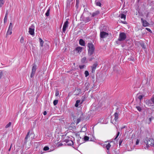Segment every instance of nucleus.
<instances>
[{"instance_id": "obj_2", "label": "nucleus", "mask_w": 154, "mask_h": 154, "mask_svg": "<svg viewBox=\"0 0 154 154\" xmlns=\"http://www.w3.org/2000/svg\"><path fill=\"white\" fill-rule=\"evenodd\" d=\"M145 142L146 145H148L152 146L154 144V140L150 138H147Z\"/></svg>"}, {"instance_id": "obj_37", "label": "nucleus", "mask_w": 154, "mask_h": 154, "mask_svg": "<svg viewBox=\"0 0 154 154\" xmlns=\"http://www.w3.org/2000/svg\"><path fill=\"white\" fill-rule=\"evenodd\" d=\"M59 95V91H57V90L56 91V92H55V95L56 96H57Z\"/></svg>"}, {"instance_id": "obj_7", "label": "nucleus", "mask_w": 154, "mask_h": 154, "mask_svg": "<svg viewBox=\"0 0 154 154\" xmlns=\"http://www.w3.org/2000/svg\"><path fill=\"white\" fill-rule=\"evenodd\" d=\"M36 66L34 64L32 68V71L30 75V77L31 78H32L34 76V74L35 73L36 70Z\"/></svg>"}, {"instance_id": "obj_33", "label": "nucleus", "mask_w": 154, "mask_h": 154, "mask_svg": "<svg viewBox=\"0 0 154 154\" xmlns=\"http://www.w3.org/2000/svg\"><path fill=\"white\" fill-rule=\"evenodd\" d=\"M143 97V95H140L138 96V98L140 100L141 99H142Z\"/></svg>"}, {"instance_id": "obj_46", "label": "nucleus", "mask_w": 154, "mask_h": 154, "mask_svg": "<svg viewBox=\"0 0 154 154\" xmlns=\"http://www.w3.org/2000/svg\"><path fill=\"white\" fill-rule=\"evenodd\" d=\"M63 145V144L62 143H60L58 144V146H62Z\"/></svg>"}, {"instance_id": "obj_51", "label": "nucleus", "mask_w": 154, "mask_h": 154, "mask_svg": "<svg viewBox=\"0 0 154 154\" xmlns=\"http://www.w3.org/2000/svg\"><path fill=\"white\" fill-rule=\"evenodd\" d=\"M2 75H1V74H0V79L1 78Z\"/></svg>"}, {"instance_id": "obj_10", "label": "nucleus", "mask_w": 154, "mask_h": 154, "mask_svg": "<svg viewBox=\"0 0 154 154\" xmlns=\"http://www.w3.org/2000/svg\"><path fill=\"white\" fill-rule=\"evenodd\" d=\"M141 20L143 23V25L144 26H147L149 25V23L147 22L146 20H143V18L141 19Z\"/></svg>"}, {"instance_id": "obj_26", "label": "nucleus", "mask_w": 154, "mask_h": 154, "mask_svg": "<svg viewBox=\"0 0 154 154\" xmlns=\"http://www.w3.org/2000/svg\"><path fill=\"white\" fill-rule=\"evenodd\" d=\"M91 20L90 18L89 17H87L85 18V22H88Z\"/></svg>"}, {"instance_id": "obj_36", "label": "nucleus", "mask_w": 154, "mask_h": 154, "mask_svg": "<svg viewBox=\"0 0 154 154\" xmlns=\"http://www.w3.org/2000/svg\"><path fill=\"white\" fill-rule=\"evenodd\" d=\"M7 17H5L4 19V23H6L7 21Z\"/></svg>"}, {"instance_id": "obj_11", "label": "nucleus", "mask_w": 154, "mask_h": 154, "mask_svg": "<svg viewBox=\"0 0 154 154\" xmlns=\"http://www.w3.org/2000/svg\"><path fill=\"white\" fill-rule=\"evenodd\" d=\"M82 47L79 46L76 47L75 48V51L76 52L79 53H80L82 52Z\"/></svg>"}, {"instance_id": "obj_28", "label": "nucleus", "mask_w": 154, "mask_h": 154, "mask_svg": "<svg viewBox=\"0 0 154 154\" xmlns=\"http://www.w3.org/2000/svg\"><path fill=\"white\" fill-rule=\"evenodd\" d=\"M85 76L86 77H87L89 75V73L88 71H85Z\"/></svg>"}, {"instance_id": "obj_5", "label": "nucleus", "mask_w": 154, "mask_h": 154, "mask_svg": "<svg viewBox=\"0 0 154 154\" xmlns=\"http://www.w3.org/2000/svg\"><path fill=\"white\" fill-rule=\"evenodd\" d=\"M13 27L12 24L11 23H10V25L9 26V27L8 29V30L7 32L6 36H7L8 35H11L12 33V30Z\"/></svg>"}, {"instance_id": "obj_24", "label": "nucleus", "mask_w": 154, "mask_h": 154, "mask_svg": "<svg viewBox=\"0 0 154 154\" xmlns=\"http://www.w3.org/2000/svg\"><path fill=\"white\" fill-rule=\"evenodd\" d=\"M121 18L122 19H124V20H125L126 18V15L124 14H122L121 16Z\"/></svg>"}, {"instance_id": "obj_41", "label": "nucleus", "mask_w": 154, "mask_h": 154, "mask_svg": "<svg viewBox=\"0 0 154 154\" xmlns=\"http://www.w3.org/2000/svg\"><path fill=\"white\" fill-rule=\"evenodd\" d=\"M149 123H148V124H149L151 122V120H152L151 118H149Z\"/></svg>"}, {"instance_id": "obj_48", "label": "nucleus", "mask_w": 154, "mask_h": 154, "mask_svg": "<svg viewBox=\"0 0 154 154\" xmlns=\"http://www.w3.org/2000/svg\"><path fill=\"white\" fill-rule=\"evenodd\" d=\"M7 16H8V12H7H7H6V13L5 14V17H7Z\"/></svg>"}, {"instance_id": "obj_35", "label": "nucleus", "mask_w": 154, "mask_h": 154, "mask_svg": "<svg viewBox=\"0 0 154 154\" xmlns=\"http://www.w3.org/2000/svg\"><path fill=\"white\" fill-rule=\"evenodd\" d=\"M119 134H120V132L119 131L117 133V135H116V137L114 139L115 140H116L118 138V136L119 135Z\"/></svg>"}, {"instance_id": "obj_43", "label": "nucleus", "mask_w": 154, "mask_h": 154, "mask_svg": "<svg viewBox=\"0 0 154 154\" xmlns=\"http://www.w3.org/2000/svg\"><path fill=\"white\" fill-rule=\"evenodd\" d=\"M139 140L137 139L136 141V145H137L139 143Z\"/></svg>"}, {"instance_id": "obj_49", "label": "nucleus", "mask_w": 154, "mask_h": 154, "mask_svg": "<svg viewBox=\"0 0 154 154\" xmlns=\"http://www.w3.org/2000/svg\"><path fill=\"white\" fill-rule=\"evenodd\" d=\"M11 146L10 147V148L9 149V151H10V150L11 148Z\"/></svg>"}, {"instance_id": "obj_17", "label": "nucleus", "mask_w": 154, "mask_h": 154, "mask_svg": "<svg viewBox=\"0 0 154 154\" xmlns=\"http://www.w3.org/2000/svg\"><path fill=\"white\" fill-rule=\"evenodd\" d=\"M75 94L76 95H78L80 94L81 92V90L79 88H78L75 90Z\"/></svg>"}, {"instance_id": "obj_16", "label": "nucleus", "mask_w": 154, "mask_h": 154, "mask_svg": "<svg viewBox=\"0 0 154 154\" xmlns=\"http://www.w3.org/2000/svg\"><path fill=\"white\" fill-rule=\"evenodd\" d=\"M111 146L110 144V143H108L106 145V148L108 150V153L109 152V149L111 147Z\"/></svg>"}, {"instance_id": "obj_6", "label": "nucleus", "mask_w": 154, "mask_h": 154, "mask_svg": "<svg viewBox=\"0 0 154 154\" xmlns=\"http://www.w3.org/2000/svg\"><path fill=\"white\" fill-rule=\"evenodd\" d=\"M69 25V22L67 19L64 22L63 28V32H65L66 31L67 28L68 27Z\"/></svg>"}, {"instance_id": "obj_47", "label": "nucleus", "mask_w": 154, "mask_h": 154, "mask_svg": "<svg viewBox=\"0 0 154 154\" xmlns=\"http://www.w3.org/2000/svg\"><path fill=\"white\" fill-rule=\"evenodd\" d=\"M43 114L45 116L47 114V112L46 111H44L43 112Z\"/></svg>"}, {"instance_id": "obj_18", "label": "nucleus", "mask_w": 154, "mask_h": 154, "mask_svg": "<svg viewBox=\"0 0 154 154\" xmlns=\"http://www.w3.org/2000/svg\"><path fill=\"white\" fill-rule=\"evenodd\" d=\"M100 13V12L97 11H95L92 14V16L93 17H94L96 15H98Z\"/></svg>"}, {"instance_id": "obj_40", "label": "nucleus", "mask_w": 154, "mask_h": 154, "mask_svg": "<svg viewBox=\"0 0 154 154\" xmlns=\"http://www.w3.org/2000/svg\"><path fill=\"white\" fill-rule=\"evenodd\" d=\"M146 29L149 32L152 33V31L149 28H146Z\"/></svg>"}, {"instance_id": "obj_12", "label": "nucleus", "mask_w": 154, "mask_h": 154, "mask_svg": "<svg viewBox=\"0 0 154 154\" xmlns=\"http://www.w3.org/2000/svg\"><path fill=\"white\" fill-rule=\"evenodd\" d=\"M114 115V120L116 122L118 121L119 118V114L118 113L116 112L115 113Z\"/></svg>"}, {"instance_id": "obj_19", "label": "nucleus", "mask_w": 154, "mask_h": 154, "mask_svg": "<svg viewBox=\"0 0 154 154\" xmlns=\"http://www.w3.org/2000/svg\"><path fill=\"white\" fill-rule=\"evenodd\" d=\"M40 45L41 47H43L44 42L40 38H39Z\"/></svg>"}, {"instance_id": "obj_23", "label": "nucleus", "mask_w": 154, "mask_h": 154, "mask_svg": "<svg viewBox=\"0 0 154 154\" xmlns=\"http://www.w3.org/2000/svg\"><path fill=\"white\" fill-rule=\"evenodd\" d=\"M24 39L23 37L22 36L20 40V42L21 44H23L24 43Z\"/></svg>"}, {"instance_id": "obj_31", "label": "nucleus", "mask_w": 154, "mask_h": 154, "mask_svg": "<svg viewBox=\"0 0 154 154\" xmlns=\"http://www.w3.org/2000/svg\"><path fill=\"white\" fill-rule=\"evenodd\" d=\"M136 108L137 109V110H138L140 112L141 111L142 109L139 106H136Z\"/></svg>"}, {"instance_id": "obj_20", "label": "nucleus", "mask_w": 154, "mask_h": 154, "mask_svg": "<svg viewBox=\"0 0 154 154\" xmlns=\"http://www.w3.org/2000/svg\"><path fill=\"white\" fill-rule=\"evenodd\" d=\"M80 100H76V103L75 105V107H77L79 106V103H80Z\"/></svg>"}, {"instance_id": "obj_39", "label": "nucleus", "mask_w": 154, "mask_h": 154, "mask_svg": "<svg viewBox=\"0 0 154 154\" xmlns=\"http://www.w3.org/2000/svg\"><path fill=\"white\" fill-rule=\"evenodd\" d=\"M151 100L152 101V103L154 104V96H153L151 98Z\"/></svg>"}, {"instance_id": "obj_25", "label": "nucleus", "mask_w": 154, "mask_h": 154, "mask_svg": "<svg viewBox=\"0 0 154 154\" xmlns=\"http://www.w3.org/2000/svg\"><path fill=\"white\" fill-rule=\"evenodd\" d=\"M11 122H9V123L5 126V128H7L10 127L11 125Z\"/></svg>"}, {"instance_id": "obj_29", "label": "nucleus", "mask_w": 154, "mask_h": 154, "mask_svg": "<svg viewBox=\"0 0 154 154\" xmlns=\"http://www.w3.org/2000/svg\"><path fill=\"white\" fill-rule=\"evenodd\" d=\"M49 148L47 146H45L43 148V150L44 151H47L49 149Z\"/></svg>"}, {"instance_id": "obj_45", "label": "nucleus", "mask_w": 154, "mask_h": 154, "mask_svg": "<svg viewBox=\"0 0 154 154\" xmlns=\"http://www.w3.org/2000/svg\"><path fill=\"white\" fill-rule=\"evenodd\" d=\"M122 142V140H120L119 141V145L120 146Z\"/></svg>"}, {"instance_id": "obj_9", "label": "nucleus", "mask_w": 154, "mask_h": 154, "mask_svg": "<svg viewBox=\"0 0 154 154\" xmlns=\"http://www.w3.org/2000/svg\"><path fill=\"white\" fill-rule=\"evenodd\" d=\"M100 37L102 38H105L107 37L109 34L108 33L104 32H101L100 33Z\"/></svg>"}, {"instance_id": "obj_22", "label": "nucleus", "mask_w": 154, "mask_h": 154, "mask_svg": "<svg viewBox=\"0 0 154 154\" xmlns=\"http://www.w3.org/2000/svg\"><path fill=\"white\" fill-rule=\"evenodd\" d=\"M50 8H48V9L46 12L45 13V15L48 17L49 15V13H50Z\"/></svg>"}, {"instance_id": "obj_15", "label": "nucleus", "mask_w": 154, "mask_h": 154, "mask_svg": "<svg viewBox=\"0 0 154 154\" xmlns=\"http://www.w3.org/2000/svg\"><path fill=\"white\" fill-rule=\"evenodd\" d=\"M145 102L146 104L148 106H151L152 103L149 100H146Z\"/></svg>"}, {"instance_id": "obj_38", "label": "nucleus", "mask_w": 154, "mask_h": 154, "mask_svg": "<svg viewBox=\"0 0 154 154\" xmlns=\"http://www.w3.org/2000/svg\"><path fill=\"white\" fill-rule=\"evenodd\" d=\"M80 121L81 119L80 118L78 119L77 120L76 124H78Z\"/></svg>"}, {"instance_id": "obj_1", "label": "nucleus", "mask_w": 154, "mask_h": 154, "mask_svg": "<svg viewBox=\"0 0 154 154\" xmlns=\"http://www.w3.org/2000/svg\"><path fill=\"white\" fill-rule=\"evenodd\" d=\"M88 49V54L91 55L92 54L94 50V48L93 44L91 43H88L87 45Z\"/></svg>"}, {"instance_id": "obj_50", "label": "nucleus", "mask_w": 154, "mask_h": 154, "mask_svg": "<svg viewBox=\"0 0 154 154\" xmlns=\"http://www.w3.org/2000/svg\"><path fill=\"white\" fill-rule=\"evenodd\" d=\"M78 4V2H77V1L76 0V5L77 6V5Z\"/></svg>"}, {"instance_id": "obj_30", "label": "nucleus", "mask_w": 154, "mask_h": 154, "mask_svg": "<svg viewBox=\"0 0 154 154\" xmlns=\"http://www.w3.org/2000/svg\"><path fill=\"white\" fill-rule=\"evenodd\" d=\"M58 100H55L53 102V104L54 105H57L58 103Z\"/></svg>"}, {"instance_id": "obj_27", "label": "nucleus", "mask_w": 154, "mask_h": 154, "mask_svg": "<svg viewBox=\"0 0 154 154\" xmlns=\"http://www.w3.org/2000/svg\"><path fill=\"white\" fill-rule=\"evenodd\" d=\"M89 139V137H88L87 136H85V137H84V140H85V141H87Z\"/></svg>"}, {"instance_id": "obj_42", "label": "nucleus", "mask_w": 154, "mask_h": 154, "mask_svg": "<svg viewBox=\"0 0 154 154\" xmlns=\"http://www.w3.org/2000/svg\"><path fill=\"white\" fill-rule=\"evenodd\" d=\"M149 147V145H146V146L145 147V149H148Z\"/></svg>"}, {"instance_id": "obj_4", "label": "nucleus", "mask_w": 154, "mask_h": 154, "mask_svg": "<svg viewBox=\"0 0 154 154\" xmlns=\"http://www.w3.org/2000/svg\"><path fill=\"white\" fill-rule=\"evenodd\" d=\"M35 30V26L34 25H32L30 26L29 29V33L32 35H34Z\"/></svg>"}, {"instance_id": "obj_44", "label": "nucleus", "mask_w": 154, "mask_h": 154, "mask_svg": "<svg viewBox=\"0 0 154 154\" xmlns=\"http://www.w3.org/2000/svg\"><path fill=\"white\" fill-rule=\"evenodd\" d=\"M128 60H129L130 61H134V58L132 59V58H128Z\"/></svg>"}, {"instance_id": "obj_32", "label": "nucleus", "mask_w": 154, "mask_h": 154, "mask_svg": "<svg viewBox=\"0 0 154 154\" xmlns=\"http://www.w3.org/2000/svg\"><path fill=\"white\" fill-rule=\"evenodd\" d=\"M85 65H79V67L80 69H83L84 68Z\"/></svg>"}, {"instance_id": "obj_21", "label": "nucleus", "mask_w": 154, "mask_h": 154, "mask_svg": "<svg viewBox=\"0 0 154 154\" xmlns=\"http://www.w3.org/2000/svg\"><path fill=\"white\" fill-rule=\"evenodd\" d=\"M5 2L4 0H0V8L1 7L4 5Z\"/></svg>"}, {"instance_id": "obj_54", "label": "nucleus", "mask_w": 154, "mask_h": 154, "mask_svg": "<svg viewBox=\"0 0 154 154\" xmlns=\"http://www.w3.org/2000/svg\"><path fill=\"white\" fill-rule=\"evenodd\" d=\"M124 60H122V61H123V62H124Z\"/></svg>"}, {"instance_id": "obj_13", "label": "nucleus", "mask_w": 154, "mask_h": 154, "mask_svg": "<svg viewBox=\"0 0 154 154\" xmlns=\"http://www.w3.org/2000/svg\"><path fill=\"white\" fill-rule=\"evenodd\" d=\"M102 0H96L95 1V3L97 6H99L100 7L101 4L100 3V2Z\"/></svg>"}, {"instance_id": "obj_56", "label": "nucleus", "mask_w": 154, "mask_h": 154, "mask_svg": "<svg viewBox=\"0 0 154 154\" xmlns=\"http://www.w3.org/2000/svg\"><path fill=\"white\" fill-rule=\"evenodd\" d=\"M107 141H105V143H107Z\"/></svg>"}, {"instance_id": "obj_52", "label": "nucleus", "mask_w": 154, "mask_h": 154, "mask_svg": "<svg viewBox=\"0 0 154 154\" xmlns=\"http://www.w3.org/2000/svg\"><path fill=\"white\" fill-rule=\"evenodd\" d=\"M83 100H82V102L81 103H80V104H82V103H83Z\"/></svg>"}, {"instance_id": "obj_8", "label": "nucleus", "mask_w": 154, "mask_h": 154, "mask_svg": "<svg viewBox=\"0 0 154 154\" xmlns=\"http://www.w3.org/2000/svg\"><path fill=\"white\" fill-rule=\"evenodd\" d=\"M98 65V63L97 62H95L93 65L91 67V72L92 73H94L95 70L96 69Z\"/></svg>"}, {"instance_id": "obj_53", "label": "nucleus", "mask_w": 154, "mask_h": 154, "mask_svg": "<svg viewBox=\"0 0 154 154\" xmlns=\"http://www.w3.org/2000/svg\"><path fill=\"white\" fill-rule=\"evenodd\" d=\"M71 143H72V144H73V142H72V141H71Z\"/></svg>"}, {"instance_id": "obj_14", "label": "nucleus", "mask_w": 154, "mask_h": 154, "mask_svg": "<svg viewBox=\"0 0 154 154\" xmlns=\"http://www.w3.org/2000/svg\"><path fill=\"white\" fill-rule=\"evenodd\" d=\"M79 44L80 45L82 46H85V41L82 39H80Z\"/></svg>"}, {"instance_id": "obj_3", "label": "nucleus", "mask_w": 154, "mask_h": 154, "mask_svg": "<svg viewBox=\"0 0 154 154\" xmlns=\"http://www.w3.org/2000/svg\"><path fill=\"white\" fill-rule=\"evenodd\" d=\"M126 38V34L125 33H120L119 35V36L118 40L119 41H123L125 40Z\"/></svg>"}, {"instance_id": "obj_34", "label": "nucleus", "mask_w": 154, "mask_h": 154, "mask_svg": "<svg viewBox=\"0 0 154 154\" xmlns=\"http://www.w3.org/2000/svg\"><path fill=\"white\" fill-rule=\"evenodd\" d=\"M29 131L28 132L27 134V135H26L25 137V138L26 140H27V139L28 138V137L29 135Z\"/></svg>"}, {"instance_id": "obj_55", "label": "nucleus", "mask_w": 154, "mask_h": 154, "mask_svg": "<svg viewBox=\"0 0 154 154\" xmlns=\"http://www.w3.org/2000/svg\"><path fill=\"white\" fill-rule=\"evenodd\" d=\"M125 128V127H123V128Z\"/></svg>"}]
</instances>
